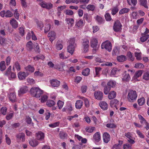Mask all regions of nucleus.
<instances>
[{
    "mask_svg": "<svg viewBox=\"0 0 149 149\" xmlns=\"http://www.w3.org/2000/svg\"><path fill=\"white\" fill-rule=\"evenodd\" d=\"M32 95L37 98H39L43 93V91L38 87H33L30 90Z\"/></svg>",
    "mask_w": 149,
    "mask_h": 149,
    "instance_id": "obj_1",
    "label": "nucleus"
},
{
    "mask_svg": "<svg viewBox=\"0 0 149 149\" xmlns=\"http://www.w3.org/2000/svg\"><path fill=\"white\" fill-rule=\"evenodd\" d=\"M137 95L136 91L129 90L128 93L127 98L128 101L130 102H133L137 98Z\"/></svg>",
    "mask_w": 149,
    "mask_h": 149,
    "instance_id": "obj_2",
    "label": "nucleus"
},
{
    "mask_svg": "<svg viewBox=\"0 0 149 149\" xmlns=\"http://www.w3.org/2000/svg\"><path fill=\"white\" fill-rule=\"evenodd\" d=\"M102 49H105L106 50L110 52L112 49V45L111 42L108 40H107L103 42L101 45Z\"/></svg>",
    "mask_w": 149,
    "mask_h": 149,
    "instance_id": "obj_3",
    "label": "nucleus"
},
{
    "mask_svg": "<svg viewBox=\"0 0 149 149\" xmlns=\"http://www.w3.org/2000/svg\"><path fill=\"white\" fill-rule=\"evenodd\" d=\"M122 25L120 21L117 20L115 22L113 26L114 30L116 32H118L122 29Z\"/></svg>",
    "mask_w": 149,
    "mask_h": 149,
    "instance_id": "obj_4",
    "label": "nucleus"
},
{
    "mask_svg": "<svg viewBox=\"0 0 149 149\" xmlns=\"http://www.w3.org/2000/svg\"><path fill=\"white\" fill-rule=\"evenodd\" d=\"M89 41L88 39H84L82 43V50L84 53L87 52L88 50Z\"/></svg>",
    "mask_w": 149,
    "mask_h": 149,
    "instance_id": "obj_5",
    "label": "nucleus"
},
{
    "mask_svg": "<svg viewBox=\"0 0 149 149\" xmlns=\"http://www.w3.org/2000/svg\"><path fill=\"white\" fill-rule=\"evenodd\" d=\"M8 97L10 101L12 103L16 102L17 101V98L15 92L10 93L8 95Z\"/></svg>",
    "mask_w": 149,
    "mask_h": 149,
    "instance_id": "obj_6",
    "label": "nucleus"
},
{
    "mask_svg": "<svg viewBox=\"0 0 149 149\" xmlns=\"http://www.w3.org/2000/svg\"><path fill=\"white\" fill-rule=\"evenodd\" d=\"M94 96L96 99L98 100H102L103 98V93L101 91H95L94 94Z\"/></svg>",
    "mask_w": 149,
    "mask_h": 149,
    "instance_id": "obj_7",
    "label": "nucleus"
},
{
    "mask_svg": "<svg viewBox=\"0 0 149 149\" xmlns=\"http://www.w3.org/2000/svg\"><path fill=\"white\" fill-rule=\"evenodd\" d=\"M40 5L42 8L47 9H50L53 6L52 4L49 3H47L44 1L40 3Z\"/></svg>",
    "mask_w": 149,
    "mask_h": 149,
    "instance_id": "obj_8",
    "label": "nucleus"
},
{
    "mask_svg": "<svg viewBox=\"0 0 149 149\" xmlns=\"http://www.w3.org/2000/svg\"><path fill=\"white\" fill-rule=\"evenodd\" d=\"M104 142L106 143H108L110 140V135L107 132H104L102 135Z\"/></svg>",
    "mask_w": 149,
    "mask_h": 149,
    "instance_id": "obj_9",
    "label": "nucleus"
},
{
    "mask_svg": "<svg viewBox=\"0 0 149 149\" xmlns=\"http://www.w3.org/2000/svg\"><path fill=\"white\" fill-rule=\"evenodd\" d=\"M28 74L27 73L26 74L24 72L21 71L19 72L17 74L18 78L20 80L25 79Z\"/></svg>",
    "mask_w": 149,
    "mask_h": 149,
    "instance_id": "obj_10",
    "label": "nucleus"
},
{
    "mask_svg": "<svg viewBox=\"0 0 149 149\" xmlns=\"http://www.w3.org/2000/svg\"><path fill=\"white\" fill-rule=\"evenodd\" d=\"M28 91V89L27 86H26L21 87L18 91V94L20 95L22 94L26 93Z\"/></svg>",
    "mask_w": 149,
    "mask_h": 149,
    "instance_id": "obj_11",
    "label": "nucleus"
},
{
    "mask_svg": "<svg viewBox=\"0 0 149 149\" xmlns=\"http://www.w3.org/2000/svg\"><path fill=\"white\" fill-rule=\"evenodd\" d=\"M50 83L53 87H58L60 85V81L57 79H54L50 80Z\"/></svg>",
    "mask_w": 149,
    "mask_h": 149,
    "instance_id": "obj_12",
    "label": "nucleus"
},
{
    "mask_svg": "<svg viewBox=\"0 0 149 149\" xmlns=\"http://www.w3.org/2000/svg\"><path fill=\"white\" fill-rule=\"evenodd\" d=\"M48 36L49 37V40L52 42L55 39L56 33L54 31H51L48 33Z\"/></svg>",
    "mask_w": 149,
    "mask_h": 149,
    "instance_id": "obj_13",
    "label": "nucleus"
},
{
    "mask_svg": "<svg viewBox=\"0 0 149 149\" xmlns=\"http://www.w3.org/2000/svg\"><path fill=\"white\" fill-rule=\"evenodd\" d=\"M37 139L40 141H42L44 139L45 137V134L41 132H39L36 134Z\"/></svg>",
    "mask_w": 149,
    "mask_h": 149,
    "instance_id": "obj_14",
    "label": "nucleus"
},
{
    "mask_svg": "<svg viewBox=\"0 0 149 149\" xmlns=\"http://www.w3.org/2000/svg\"><path fill=\"white\" fill-rule=\"evenodd\" d=\"M93 139L96 142H99L101 140L100 133L99 132H97L93 135Z\"/></svg>",
    "mask_w": 149,
    "mask_h": 149,
    "instance_id": "obj_15",
    "label": "nucleus"
},
{
    "mask_svg": "<svg viewBox=\"0 0 149 149\" xmlns=\"http://www.w3.org/2000/svg\"><path fill=\"white\" fill-rule=\"evenodd\" d=\"M123 80L126 81H129L131 79V77L130 74L126 73V71H125L123 74Z\"/></svg>",
    "mask_w": 149,
    "mask_h": 149,
    "instance_id": "obj_16",
    "label": "nucleus"
},
{
    "mask_svg": "<svg viewBox=\"0 0 149 149\" xmlns=\"http://www.w3.org/2000/svg\"><path fill=\"white\" fill-rule=\"evenodd\" d=\"M99 106L103 110H106L108 108V104L105 102L104 101H102L99 103Z\"/></svg>",
    "mask_w": 149,
    "mask_h": 149,
    "instance_id": "obj_17",
    "label": "nucleus"
},
{
    "mask_svg": "<svg viewBox=\"0 0 149 149\" xmlns=\"http://www.w3.org/2000/svg\"><path fill=\"white\" fill-rule=\"evenodd\" d=\"M123 141L119 140L118 143L114 145L111 149H120L121 146L123 143Z\"/></svg>",
    "mask_w": 149,
    "mask_h": 149,
    "instance_id": "obj_18",
    "label": "nucleus"
},
{
    "mask_svg": "<svg viewBox=\"0 0 149 149\" xmlns=\"http://www.w3.org/2000/svg\"><path fill=\"white\" fill-rule=\"evenodd\" d=\"M29 144L31 146L35 147L38 144L39 142L35 139H31L29 141Z\"/></svg>",
    "mask_w": 149,
    "mask_h": 149,
    "instance_id": "obj_19",
    "label": "nucleus"
},
{
    "mask_svg": "<svg viewBox=\"0 0 149 149\" xmlns=\"http://www.w3.org/2000/svg\"><path fill=\"white\" fill-rule=\"evenodd\" d=\"M16 136L17 138L21 140L23 142H24L25 140V134L23 133H19L16 134Z\"/></svg>",
    "mask_w": 149,
    "mask_h": 149,
    "instance_id": "obj_20",
    "label": "nucleus"
},
{
    "mask_svg": "<svg viewBox=\"0 0 149 149\" xmlns=\"http://www.w3.org/2000/svg\"><path fill=\"white\" fill-rule=\"evenodd\" d=\"M94 18L99 24H101L104 21V19L102 17L98 15L95 16Z\"/></svg>",
    "mask_w": 149,
    "mask_h": 149,
    "instance_id": "obj_21",
    "label": "nucleus"
},
{
    "mask_svg": "<svg viewBox=\"0 0 149 149\" xmlns=\"http://www.w3.org/2000/svg\"><path fill=\"white\" fill-rule=\"evenodd\" d=\"M83 104V102L81 100H77L75 103V107L77 109L81 108Z\"/></svg>",
    "mask_w": 149,
    "mask_h": 149,
    "instance_id": "obj_22",
    "label": "nucleus"
},
{
    "mask_svg": "<svg viewBox=\"0 0 149 149\" xmlns=\"http://www.w3.org/2000/svg\"><path fill=\"white\" fill-rule=\"evenodd\" d=\"M10 23L12 27L15 29L18 26L17 22L14 18L10 20Z\"/></svg>",
    "mask_w": 149,
    "mask_h": 149,
    "instance_id": "obj_23",
    "label": "nucleus"
},
{
    "mask_svg": "<svg viewBox=\"0 0 149 149\" xmlns=\"http://www.w3.org/2000/svg\"><path fill=\"white\" fill-rule=\"evenodd\" d=\"M75 47V46H74V45H69L68 47V51L72 55L73 53Z\"/></svg>",
    "mask_w": 149,
    "mask_h": 149,
    "instance_id": "obj_24",
    "label": "nucleus"
},
{
    "mask_svg": "<svg viewBox=\"0 0 149 149\" xmlns=\"http://www.w3.org/2000/svg\"><path fill=\"white\" fill-rule=\"evenodd\" d=\"M25 70L27 72H34L35 68L33 66L29 65L24 68Z\"/></svg>",
    "mask_w": 149,
    "mask_h": 149,
    "instance_id": "obj_25",
    "label": "nucleus"
},
{
    "mask_svg": "<svg viewBox=\"0 0 149 149\" xmlns=\"http://www.w3.org/2000/svg\"><path fill=\"white\" fill-rule=\"evenodd\" d=\"M118 101L116 99H114V100H112L110 101V106L113 107H115L117 109L116 105L118 103Z\"/></svg>",
    "mask_w": 149,
    "mask_h": 149,
    "instance_id": "obj_26",
    "label": "nucleus"
},
{
    "mask_svg": "<svg viewBox=\"0 0 149 149\" xmlns=\"http://www.w3.org/2000/svg\"><path fill=\"white\" fill-rule=\"evenodd\" d=\"M143 73L142 70H139L136 71L132 78V79H136L137 78L141 76Z\"/></svg>",
    "mask_w": 149,
    "mask_h": 149,
    "instance_id": "obj_27",
    "label": "nucleus"
},
{
    "mask_svg": "<svg viewBox=\"0 0 149 149\" xmlns=\"http://www.w3.org/2000/svg\"><path fill=\"white\" fill-rule=\"evenodd\" d=\"M117 59L120 62H123L127 60L126 57L123 55H121L117 57Z\"/></svg>",
    "mask_w": 149,
    "mask_h": 149,
    "instance_id": "obj_28",
    "label": "nucleus"
},
{
    "mask_svg": "<svg viewBox=\"0 0 149 149\" xmlns=\"http://www.w3.org/2000/svg\"><path fill=\"white\" fill-rule=\"evenodd\" d=\"M55 104L56 103L54 101L49 100L47 101L46 105L48 107H51L54 106Z\"/></svg>",
    "mask_w": 149,
    "mask_h": 149,
    "instance_id": "obj_29",
    "label": "nucleus"
},
{
    "mask_svg": "<svg viewBox=\"0 0 149 149\" xmlns=\"http://www.w3.org/2000/svg\"><path fill=\"white\" fill-rule=\"evenodd\" d=\"M97 40L95 38H92L91 41V47H95L97 45Z\"/></svg>",
    "mask_w": 149,
    "mask_h": 149,
    "instance_id": "obj_30",
    "label": "nucleus"
},
{
    "mask_svg": "<svg viewBox=\"0 0 149 149\" xmlns=\"http://www.w3.org/2000/svg\"><path fill=\"white\" fill-rule=\"evenodd\" d=\"M84 18L88 22H90L91 21V16L87 13L84 14Z\"/></svg>",
    "mask_w": 149,
    "mask_h": 149,
    "instance_id": "obj_31",
    "label": "nucleus"
},
{
    "mask_svg": "<svg viewBox=\"0 0 149 149\" xmlns=\"http://www.w3.org/2000/svg\"><path fill=\"white\" fill-rule=\"evenodd\" d=\"M84 25L83 20L81 19L77 20L75 25L78 27H81Z\"/></svg>",
    "mask_w": 149,
    "mask_h": 149,
    "instance_id": "obj_32",
    "label": "nucleus"
},
{
    "mask_svg": "<svg viewBox=\"0 0 149 149\" xmlns=\"http://www.w3.org/2000/svg\"><path fill=\"white\" fill-rule=\"evenodd\" d=\"M116 95V93L114 91H111L109 94L108 98L109 99L111 100L114 98Z\"/></svg>",
    "mask_w": 149,
    "mask_h": 149,
    "instance_id": "obj_33",
    "label": "nucleus"
},
{
    "mask_svg": "<svg viewBox=\"0 0 149 149\" xmlns=\"http://www.w3.org/2000/svg\"><path fill=\"white\" fill-rule=\"evenodd\" d=\"M15 68H16L17 71H19L21 70L20 66L19 63L17 62L15 63L13 66V70L14 71L15 70Z\"/></svg>",
    "mask_w": 149,
    "mask_h": 149,
    "instance_id": "obj_34",
    "label": "nucleus"
},
{
    "mask_svg": "<svg viewBox=\"0 0 149 149\" xmlns=\"http://www.w3.org/2000/svg\"><path fill=\"white\" fill-rule=\"evenodd\" d=\"M142 37L140 38L141 41L142 42L146 41L149 38V35H144L142 34Z\"/></svg>",
    "mask_w": 149,
    "mask_h": 149,
    "instance_id": "obj_35",
    "label": "nucleus"
},
{
    "mask_svg": "<svg viewBox=\"0 0 149 149\" xmlns=\"http://www.w3.org/2000/svg\"><path fill=\"white\" fill-rule=\"evenodd\" d=\"M66 21L68 24L70 25V26H73L74 23V21L73 19L72 18H67Z\"/></svg>",
    "mask_w": 149,
    "mask_h": 149,
    "instance_id": "obj_36",
    "label": "nucleus"
},
{
    "mask_svg": "<svg viewBox=\"0 0 149 149\" xmlns=\"http://www.w3.org/2000/svg\"><path fill=\"white\" fill-rule=\"evenodd\" d=\"M139 2L141 5L146 8H148V7L147 5V2L146 0H139Z\"/></svg>",
    "mask_w": 149,
    "mask_h": 149,
    "instance_id": "obj_37",
    "label": "nucleus"
},
{
    "mask_svg": "<svg viewBox=\"0 0 149 149\" xmlns=\"http://www.w3.org/2000/svg\"><path fill=\"white\" fill-rule=\"evenodd\" d=\"M145 102V98L143 97H142L138 100V103L140 106H142Z\"/></svg>",
    "mask_w": 149,
    "mask_h": 149,
    "instance_id": "obj_38",
    "label": "nucleus"
},
{
    "mask_svg": "<svg viewBox=\"0 0 149 149\" xmlns=\"http://www.w3.org/2000/svg\"><path fill=\"white\" fill-rule=\"evenodd\" d=\"M48 97L46 95H42L40 99V102L42 103H44L47 101L48 99Z\"/></svg>",
    "mask_w": 149,
    "mask_h": 149,
    "instance_id": "obj_39",
    "label": "nucleus"
},
{
    "mask_svg": "<svg viewBox=\"0 0 149 149\" xmlns=\"http://www.w3.org/2000/svg\"><path fill=\"white\" fill-rule=\"evenodd\" d=\"M130 10L129 8H124L120 10L119 13L120 14H123L124 13H127Z\"/></svg>",
    "mask_w": 149,
    "mask_h": 149,
    "instance_id": "obj_40",
    "label": "nucleus"
},
{
    "mask_svg": "<svg viewBox=\"0 0 149 149\" xmlns=\"http://www.w3.org/2000/svg\"><path fill=\"white\" fill-rule=\"evenodd\" d=\"M6 68L5 61H2L0 63V70L1 71L4 70Z\"/></svg>",
    "mask_w": 149,
    "mask_h": 149,
    "instance_id": "obj_41",
    "label": "nucleus"
},
{
    "mask_svg": "<svg viewBox=\"0 0 149 149\" xmlns=\"http://www.w3.org/2000/svg\"><path fill=\"white\" fill-rule=\"evenodd\" d=\"M90 71V69L88 68H86L83 70L82 74L84 76H87L89 74Z\"/></svg>",
    "mask_w": 149,
    "mask_h": 149,
    "instance_id": "obj_42",
    "label": "nucleus"
},
{
    "mask_svg": "<svg viewBox=\"0 0 149 149\" xmlns=\"http://www.w3.org/2000/svg\"><path fill=\"white\" fill-rule=\"evenodd\" d=\"M95 6L94 5L91 4L88 5L86 7V9L89 11H94L95 9Z\"/></svg>",
    "mask_w": 149,
    "mask_h": 149,
    "instance_id": "obj_43",
    "label": "nucleus"
},
{
    "mask_svg": "<svg viewBox=\"0 0 149 149\" xmlns=\"http://www.w3.org/2000/svg\"><path fill=\"white\" fill-rule=\"evenodd\" d=\"M127 1L129 5L132 4L134 6H136L137 3V0H127Z\"/></svg>",
    "mask_w": 149,
    "mask_h": 149,
    "instance_id": "obj_44",
    "label": "nucleus"
},
{
    "mask_svg": "<svg viewBox=\"0 0 149 149\" xmlns=\"http://www.w3.org/2000/svg\"><path fill=\"white\" fill-rule=\"evenodd\" d=\"M108 86L111 87H114L116 85V82L112 80H110L107 84Z\"/></svg>",
    "mask_w": 149,
    "mask_h": 149,
    "instance_id": "obj_45",
    "label": "nucleus"
},
{
    "mask_svg": "<svg viewBox=\"0 0 149 149\" xmlns=\"http://www.w3.org/2000/svg\"><path fill=\"white\" fill-rule=\"evenodd\" d=\"M127 56L130 61H133L134 59V58L133 57V55L131 52H127Z\"/></svg>",
    "mask_w": 149,
    "mask_h": 149,
    "instance_id": "obj_46",
    "label": "nucleus"
},
{
    "mask_svg": "<svg viewBox=\"0 0 149 149\" xmlns=\"http://www.w3.org/2000/svg\"><path fill=\"white\" fill-rule=\"evenodd\" d=\"M28 49L31 50L32 49L33 47V43L31 41H29L27 43L26 45Z\"/></svg>",
    "mask_w": 149,
    "mask_h": 149,
    "instance_id": "obj_47",
    "label": "nucleus"
},
{
    "mask_svg": "<svg viewBox=\"0 0 149 149\" xmlns=\"http://www.w3.org/2000/svg\"><path fill=\"white\" fill-rule=\"evenodd\" d=\"M62 65L61 63H60V65L58 64H56L54 65V68L62 71L63 70V67L62 66Z\"/></svg>",
    "mask_w": 149,
    "mask_h": 149,
    "instance_id": "obj_48",
    "label": "nucleus"
},
{
    "mask_svg": "<svg viewBox=\"0 0 149 149\" xmlns=\"http://www.w3.org/2000/svg\"><path fill=\"white\" fill-rule=\"evenodd\" d=\"M7 76L8 77V78L9 80H13V79L16 78V74L15 73L11 72L8 76Z\"/></svg>",
    "mask_w": 149,
    "mask_h": 149,
    "instance_id": "obj_49",
    "label": "nucleus"
},
{
    "mask_svg": "<svg viewBox=\"0 0 149 149\" xmlns=\"http://www.w3.org/2000/svg\"><path fill=\"white\" fill-rule=\"evenodd\" d=\"M14 115V112L11 111L10 113L7 114L6 117V118L7 120H9L12 118Z\"/></svg>",
    "mask_w": 149,
    "mask_h": 149,
    "instance_id": "obj_50",
    "label": "nucleus"
},
{
    "mask_svg": "<svg viewBox=\"0 0 149 149\" xmlns=\"http://www.w3.org/2000/svg\"><path fill=\"white\" fill-rule=\"evenodd\" d=\"M19 32L22 36H23L24 35V29L23 27H20L19 29Z\"/></svg>",
    "mask_w": 149,
    "mask_h": 149,
    "instance_id": "obj_51",
    "label": "nucleus"
},
{
    "mask_svg": "<svg viewBox=\"0 0 149 149\" xmlns=\"http://www.w3.org/2000/svg\"><path fill=\"white\" fill-rule=\"evenodd\" d=\"M110 88H111L109 86H105L104 90V92L105 94L107 95L109 93L110 90Z\"/></svg>",
    "mask_w": 149,
    "mask_h": 149,
    "instance_id": "obj_52",
    "label": "nucleus"
},
{
    "mask_svg": "<svg viewBox=\"0 0 149 149\" xmlns=\"http://www.w3.org/2000/svg\"><path fill=\"white\" fill-rule=\"evenodd\" d=\"M7 40L3 38H1L0 39V43L1 45H4L6 44H8Z\"/></svg>",
    "mask_w": 149,
    "mask_h": 149,
    "instance_id": "obj_53",
    "label": "nucleus"
},
{
    "mask_svg": "<svg viewBox=\"0 0 149 149\" xmlns=\"http://www.w3.org/2000/svg\"><path fill=\"white\" fill-rule=\"evenodd\" d=\"M143 79L146 80L149 79V72H147L144 73L143 76Z\"/></svg>",
    "mask_w": 149,
    "mask_h": 149,
    "instance_id": "obj_54",
    "label": "nucleus"
},
{
    "mask_svg": "<svg viewBox=\"0 0 149 149\" xmlns=\"http://www.w3.org/2000/svg\"><path fill=\"white\" fill-rule=\"evenodd\" d=\"M13 36L16 41L18 42L20 40L21 37L19 36L17 33H14Z\"/></svg>",
    "mask_w": 149,
    "mask_h": 149,
    "instance_id": "obj_55",
    "label": "nucleus"
},
{
    "mask_svg": "<svg viewBox=\"0 0 149 149\" xmlns=\"http://www.w3.org/2000/svg\"><path fill=\"white\" fill-rule=\"evenodd\" d=\"M7 111V108L6 107H3L1 108L0 112L1 113L4 115L6 114Z\"/></svg>",
    "mask_w": 149,
    "mask_h": 149,
    "instance_id": "obj_56",
    "label": "nucleus"
},
{
    "mask_svg": "<svg viewBox=\"0 0 149 149\" xmlns=\"http://www.w3.org/2000/svg\"><path fill=\"white\" fill-rule=\"evenodd\" d=\"M119 51L117 47H115L113 48L112 51V55L113 56H116L119 53Z\"/></svg>",
    "mask_w": 149,
    "mask_h": 149,
    "instance_id": "obj_57",
    "label": "nucleus"
},
{
    "mask_svg": "<svg viewBox=\"0 0 149 149\" xmlns=\"http://www.w3.org/2000/svg\"><path fill=\"white\" fill-rule=\"evenodd\" d=\"M104 17L107 21H110L112 19L110 14L108 13H106Z\"/></svg>",
    "mask_w": 149,
    "mask_h": 149,
    "instance_id": "obj_58",
    "label": "nucleus"
},
{
    "mask_svg": "<svg viewBox=\"0 0 149 149\" xmlns=\"http://www.w3.org/2000/svg\"><path fill=\"white\" fill-rule=\"evenodd\" d=\"M119 9L117 7H115L111 10V14L113 15H115L118 11Z\"/></svg>",
    "mask_w": 149,
    "mask_h": 149,
    "instance_id": "obj_59",
    "label": "nucleus"
},
{
    "mask_svg": "<svg viewBox=\"0 0 149 149\" xmlns=\"http://www.w3.org/2000/svg\"><path fill=\"white\" fill-rule=\"evenodd\" d=\"M134 67L136 68H143L144 67V65L141 63H137L135 64Z\"/></svg>",
    "mask_w": 149,
    "mask_h": 149,
    "instance_id": "obj_60",
    "label": "nucleus"
},
{
    "mask_svg": "<svg viewBox=\"0 0 149 149\" xmlns=\"http://www.w3.org/2000/svg\"><path fill=\"white\" fill-rule=\"evenodd\" d=\"M95 129V128L94 127H87L86 128V132L89 133L92 132Z\"/></svg>",
    "mask_w": 149,
    "mask_h": 149,
    "instance_id": "obj_61",
    "label": "nucleus"
},
{
    "mask_svg": "<svg viewBox=\"0 0 149 149\" xmlns=\"http://www.w3.org/2000/svg\"><path fill=\"white\" fill-rule=\"evenodd\" d=\"M13 13L10 11L8 10L6 12L5 17H10L13 16Z\"/></svg>",
    "mask_w": 149,
    "mask_h": 149,
    "instance_id": "obj_62",
    "label": "nucleus"
},
{
    "mask_svg": "<svg viewBox=\"0 0 149 149\" xmlns=\"http://www.w3.org/2000/svg\"><path fill=\"white\" fill-rule=\"evenodd\" d=\"M28 82L30 84H34L35 83V81L34 79L31 78H28L27 79Z\"/></svg>",
    "mask_w": 149,
    "mask_h": 149,
    "instance_id": "obj_63",
    "label": "nucleus"
},
{
    "mask_svg": "<svg viewBox=\"0 0 149 149\" xmlns=\"http://www.w3.org/2000/svg\"><path fill=\"white\" fill-rule=\"evenodd\" d=\"M124 149H132V145L128 144H125L123 145Z\"/></svg>",
    "mask_w": 149,
    "mask_h": 149,
    "instance_id": "obj_64",
    "label": "nucleus"
}]
</instances>
